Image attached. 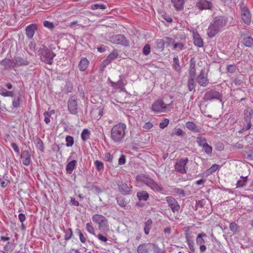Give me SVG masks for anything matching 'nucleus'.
Here are the masks:
<instances>
[{"label": "nucleus", "mask_w": 253, "mask_h": 253, "mask_svg": "<svg viewBox=\"0 0 253 253\" xmlns=\"http://www.w3.org/2000/svg\"><path fill=\"white\" fill-rule=\"evenodd\" d=\"M248 180V176H241V179L238 180L237 183L236 184V187H243L246 185L247 181Z\"/></svg>", "instance_id": "72a5a7b5"}, {"label": "nucleus", "mask_w": 253, "mask_h": 253, "mask_svg": "<svg viewBox=\"0 0 253 253\" xmlns=\"http://www.w3.org/2000/svg\"><path fill=\"white\" fill-rule=\"evenodd\" d=\"M0 64L4 68V69H12L15 67L13 59L10 60L5 58L0 61Z\"/></svg>", "instance_id": "a211bd4d"}, {"label": "nucleus", "mask_w": 253, "mask_h": 253, "mask_svg": "<svg viewBox=\"0 0 253 253\" xmlns=\"http://www.w3.org/2000/svg\"><path fill=\"white\" fill-rule=\"evenodd\" d=\"M22 163L25 166H29L31 163V154L27 150L23 151L20 155Z\"/></svg>", "instance_id": "dca6fc26"}, {"label": "nucleus", "mask_w": 253, "mask_h": 253, "mask_svg": "<svg viewBox=\"0 0 253 253\" xmlns=\"http://www.w3.org/2000/svg\"><path fill=\"white\" fill-rule=\"evenodd\" d=\"M137 180L143 183L148 186H149L150 183L153 179L147 175L144 174H140L137 176Z\"/></svg>", "instance_id": "412c9836"}, {"label": "nucleus", "mask_w": 253, "mask_h": 253, "mask_svg": "<svg viewBox=\"0 0 253 253\" xmlns=\"http://www.w3.org/2000/svg\"><path fill=\"white\" fill-rule=\"evenodd\" d=\"M76 231L79 234L80 241L83 243H85V242L86 241V238L81 231V230L80 229L78 228L76 229Z\"/></svg>", "instance_id": "603ef678"}, {"label": "nucleus", "mask_w": 253, "mask_h": 253, "mask_svg": "<svg viewBox=\"0 0 253 253\" xmlns=\"http://www.w3.org/2000/svg\"><path fill=\"white\" fill-rule=\"evenodd\" d=\"M196 80L199 84L202 86H206L209 83V80L207 77L205 76L204 70L201 71Z\"/></svg>", "instance_id": "2eb2a0df"}, {"label": "nucleus", "mask_w": 253, "mask_h": 253, "mask_svg": "<svg viewBox=\"0 0 253 253\" xmlns=\"http://www.w3.org/2000/svg\"><path fill=\"white\" fill-rule=\"evenodd\" d=\"M0 183L1 187L4 188L8 185L10 181L7 178H5L4 176H3L0 178Z\"/></svg>", "instance_id": "6e6d98bb"}, {"label": "nucleus", "mask_w": 253, "mask_h": 253, "mask_svg": "<svg viewBox=\"0 0 253 253\" xmlns=\"http://www.w3.org/2000/svg\"><path fill=\"white\" fill-rule=\"evenodd\" d=\"M188 161V158L177 159L174 165L175 170L181 174L186 173L188 169L186 165Z\"/></svg>", "instance_id": "423d86ee"}, {"label": "nucleus", "mask_w": 253, "mask_h": 253, "mask_svg": "<svg viewBox=\"0 0 253 253\" xmlns=\"http://www.w3.org/2000/svg\"><path fill=\"white\" fill-rule=\"evenodd\" d=\"M251 126H252V124H247V125L246 126H244L241 129H240L238 132L239 133H243L244 132L246 131V130H248L249 129H250L251 127Z\"/></svg>", "instance_id": "0e129e2a"}, {"label": "nucleus", "mask_w": 253, "mask_h": 253, "mask_svg": "<svg viewBox=\"0 0 253 253\" xmlns=\"http://www.w3.org/2000/svg\"><path fill=\"white\" fill-rule=\"evenodd\" d=\"M150 49L151 47L150 44H145L143 48V54L145 55H148L150 52Z\"/></svg>", "instance_id": "13d9d810"}, {"label": "nucleus", "mask_w": 253, "mask_h": 253, "mask_svg": "<svg viewBox=\"0 0 253 253\" xmlns=\"http://www.w3.org/2000/svg\"><path fill=\"white\" fill-rule=\"evenodd\" d=\"M119 191L123 195L131 194V189L132 186L128 185L126 182L123 181H118L117 183Z\"/></svg>", "instance_id": "f8f14e48"}, {"label": "nucleus", "mask_w": 253, "mask_h": 253, "mask_svg": "<svg viewBox=\"0 0 253 253\" xmlns=\"http://www.w3.org/2000/svg\"><path fill=\"white\" fill-rule=\"evenodd\" d=\"M15 247V244L13 243L8 242L4 247V250L5 252H12Z\"/></svg>", "instance_id": "c03bdc74"}, {"label": "nucleus", "mask_w": 253, "mask_h": 253, "mask_svg": "<svg viewBox=\"0 0 253 253\" xmlns=\"http://www.w3.org/2000/svg\"><path fill=\"white\" fill-rule=\"evenodd\" d=\"M207 237L206 234L204 232L198 234L196 238V244L199 246L204 245L206 243V241L204 238Z\"/></svg>", "instance_id": "7c9ffc66"}, {"label": "nucleus", "mask_w": 253, "mask_h": 253, "mask_svg": "<svg viewBox=\"0 0 253 253\" xmlns=\"http://www.w3.org/2000/svg\"><path fill=\"white\" fill-rule=\"evenodd\" d=\"M78 98L76 95L71 96L68 102V108L69 112L73 115L78 113V105L77 104Z\"/></svg>", "instance_id": "1a4fd4ad"}, {"label": "nucleus", "mask_w": 253, "mask_h": 253, "mask_svg": "<svg viewBox=\"0 0 253 253\" xmlns=\"http://www.w3.org/2000/svg\"><path fill=\"white\" fill-rule=\"evenodd\" d=\"M186 127L190 130H192L194 132H197L198 131L197 126L195 123L192 122H188L186 123L185 125Z\"/></svg>", "instance_id": "37998d69"}, {"label": "nucleus", "mask_w": 253, "mask_h": 253, "mask_svg": "<svg viewBox=\"0 0 253 253\" xmlns=\"http://www.w3.org/2000/svg\"><path fill=\"white\" fill-rule=\"evenodd\" d=\"M196 62L194 58H191L190 62L189 69V77H195L196 76Z\"/></svg>", "instance_id": "393cba45"}, {"label": "nucleus", "mask_w": 253, "mask_h": 253, "mask_svg": "<svg viewBox=\"0 0 253 253\" xmlns=\"http://www.w3.org/2000/svg\"><path fill=\"white\" fill-rule=\"evenodd\" d=\"M222 95L218 91L211 89L207 91L204 95L203 99L205 101H211L212 100H218L220 102L222 101Z\"/></svg>", "instance_id": "0eeeda50"}, {"label": "nucleus", "mask_w": 253, "mask_h": 253, "mask_svg": "<svg viewBox=\"0 0 253 253\" xmlns=\"http://www.w3.org/2000/svg\"><path fill=\"white\" fill-rule=\"evenodd\" d=\"M185 2V0H171V2L176 11L183 10Z\"/></svg>", "instance_id": "4be33fe9"}, {"label": "nucleus", "mask_w": 253, "mask_h": 253, "mask_svg": "<svg viewBox=\"0 0 253 253\" xmlns=\"http://www.w3.org/2000/svg\"><path fill=\"white\" fill-rule=\"evenodd\" d=\"M94 164L96 166V169L98 171H101L104 169V164L102 162L98 160H96L94 162Z\"/></svg>", "instance_id": "3c124183"}, {"label": "nucleus", "mask_w": 253, "mask_h": 253, "mask_svg": "<svg viewBox=\"0 0 253 253\" xmlns=\"http://www.w3.org/2000/svg\"><path fill=\"white\" fill-rule=\"evenodd\" d=\"M152 220L149 219L144 222V231L146 235H148L150 229H151Z\"/></svg>", "instance_id": "f704fd0d"}, {"label": "nucleus", "mask_w": 253, "mask_h": 253, "mask_svg": "<svg viewBox=\"0 0 253 253\" xmlns=\"http://www.w3.org/2000/svg\"><path fill=\"white\" fill-rule=\"evenodd\" d=\"M197 7L200 10L211 9L213 5L211 1L207 0H199L197 3Z\"/></svg>", "instance_id": "ddd939ff"}, {"label": "nucleus", "mask_w": 253, "mask_h": 253, "mask_svg": "<svg viewBox=\"0 0 253 253\" xmlns=\"http://www.w3.org/2000/svg\"><path fill=\"white\" fill-rule=\"evenodd\" d=\"M21 100V95L15 97L12 102V106L14 108H18L20 106V101Z\"/></svg>", "instance_id": "79ce46f5"}, {"label": "nucleus", "mask_w": 253, "mask_h": 253, "mask_svg": "<svg viewBox=\"0 0 253 253\" xmlns=\"http://www.w3.org/2000/svg\"><path fill=\"white\" fill-rule=\"evenodd\" d=\"M239 6L242 20L246 24L250 25L252 21V15L248 6L243 1Z\"/></svg>", "instance_id": "20e7f679"}, {"label": "nucleus", "mask_w": 253, "mask_h": 253, "mask_svg": "<svg viewBox=\"0 0 253 253\" xmlns=\"http://www.w3.org/2000/svg\"><path fill=\"white\" fill-rule=\"evenodd\" d=\"M228 21V17L225 15L215 17L210 23L208 27L207 31L208 37L210 38L214 37L227 25Z\"/></svg>", "instance_id": "f257e3e1"}, {"label": "nucleus", "mask_w": 253, "mask_h": 253, "mask_svg": "<svg viewBox=\"0 0 253 253\" xmlns=\"http://www.w3.org/2000/svg\"><path fill=\"white\" fill-rule=\"evenodd\" d=\"M126 126L124 123L115 125L111 130V138L115 142H121L126 135Z\"/></svg>", "instance_id": "f03ea898"}, {"label": "nucleus", "mask_w": 253, "mask_h": 253, "mask_svg": "<svg viewBox=\"0 0 253 253\" xmlns=\"http://www.w3.org/2000/svg\"><path fill=\"white\" fill-rule=\"evenodd\" d=\"M184 44L182 42H177L173 44V49L178 48L179 50H182L184 48Z\"/></svg>", "instance_id": "338daca9"}, {"label": "nucleus", "mask_w": 253, "mask_h": 253, "mask_svg": "<svg viewBox=\"0 0 253 253\" xmlns=\"http://www.w3.org/2000/svg\"><path fill=\"white\" fill-rule=\"evenodd\" d=\"M118 204L122 207H126L127 203L124 197L122 196L118 197L116 198Z\"/></svg>", "instance_id": "de8ad7c7"}, {"label": "nucleus", "mask_w": 253, "mask_h": 253, "mask_svg": "<svg viewBox=\"0 0 253 253\" xmlns=\"http://www.w3.org/2000/svg\"><path fill=\"white\" fill-rule=\"evenodd\" d=\"M90 131L86 128L84 129L81 133V138L83 141H86L89 137Z\"/></svg>", "instance_id": "58836bf2"}, {"label": "nucleus", "mask_w": 253, "mask_h": 253, "mask_svg": "<svg viewBox=\"0 0 253 253\" xmlns=\"http://www.w3.org/2000/svg\"><path fill=\"white\" fill-rule=\"evenodd\" d=\"M65 141L67 147H72L74 144V138L71 135H67L66 137Z\"/></svg>", "instance_id": "a18cd8bd"}, {"label": "nucleus", "mask_w": 253, "mask_h": 253, "mask_svg": "<svg viewBox=\"0 0 253 253\" xmlns=\"http://www.w3.org/2000/svg\"><path fill=\"white\" fill-rule=\"evenodd\" d=\"M13 61L15 67L25 66L28 64V62L25 58L20 56H15L13 58Z\"/></svg>", "instance_id": "f3484780"}, {"label": "nucleus", "mask_w": 253, "mask_h": 253, "mask_svg": "<svg viewBox=\"0 0 253 253\" xmlns=\"http://www.w3.org/2000/svg\"><path fill=\"white\" fill-rule=\"evenodd\" d=\"M168 105H169V104H167L164 103L163 100L159 99L153 103L152 106V110L157 113L165 112Z\"/></svg>", "instance_id": "6e6552de"}, {"label": "nucleus", "mask_w": 253, "mask_h": 253, "mask_svg": "<svg viewBox=\"0 0 253 253\" xmlns=\"http://www.w3.org/2000/svg\"><path fill=\"white\" fill-rule=\"evenodd\" d=\"M92 221L98 224L99 229L102 231H108L109 225L107 218L103 215L98 214H94L92 217Z\"/></svg>", "instance_id": "39448f33"}, {"label": "nucleus", "mask_w": 253, "mask_h": 253, "mask_svg": "<svg viewBox=\"0 0 253 253\" xmlns=\"http://www.w3.org/2000/svg\"><path fill=\"white\" fill-rule=\"evenodd\" d=\"M77 164V161L75 160L69 162L66 167V173L69 174H72L74 169L76 168Z\"/></svg>", "instance_id": "5701e85b"}, {"label": "nucleus", "mask_w": 253, "mask_h": 253, "mask_svg": "<svg viewBox=\"0 0 253 253\" xmlns=\"http://www.w3.org/2000/svg\"><path fill=\"white\" fill-rule=\"evenodd\" d=\"M173 192L175 193L177 195L181 196L184 197L186 196V193L185 191L182 188H174L173 189Z\"/></svg>", "instance_id": "8fccbe9b"}, {"label": "nucleus", "mask_w": 253, "mask_h": 253, "mask_svg": "<svg viewBox=\"0 0 253 253\" xmlns=\"http://www.w3.org/2000/svg\"><path fill=\"white\" fill-rule=\"evenodd\" d=\"M33 141L35 143L37 148L41 152H43L44 144L43 141L38 137L34 138Z\"/></svg>", "instance_id": "c85d7f7f"}, {"label": "nucleus", "mask_w": 253, "mask_h": 253, "mask_svg": "<svg viewBox=\"0 0 253 253\" xmlns=\"http://www.w3.org/2000/svg\"><path fill=\"white\" fill-rule=\"evenodd\" d=\"M166 200L169 207L173 213L178 212L180 209V206L176 200L172 196H167Z\"/></svg>", "instance_id": "9b49d317"}, {"label": "nucleus", "mask_w": 253, "mask_h": 253, "mask_svg": "<svg viewBox=\"0 0 253 253\" xmlns=\"http://www.w3.org/2000/svg\"><path fill=\"white\" fill-rule=\"evenodd\" d=\"M38 25L36 24H32L28 25L25 29L26 34L28 38H33L36 31L37 30Z\"/></svg>", "instance_id": "4468645a"}, {"label": "nucleus", "mask_w": 253, "mask_h": 253, "mask_svg": "<svg viewBox=\"0 0 253 253\" xmlns=\"http://www.w3.org/2000/svg\"><path fill=\"white\" fill-rule=\"evenodd\" d=\"M196 142L200 146L201 144L207 142V139L203 136H198L196 138Z\"/></svg>", "instance_id": "680f3d73"}, {"label": "nucleus", "mask_w": 253, "mask_h": 253, "mask_svg": "<svg viewBox=\"0 0 253 253\" xmlns=\"http://www.w3.org/2000/svg\"><path fill=\"white\" fill-rule=\"evenodd\" d=\"M227 70L228 72L234 73L237 70V68L235 65H229L227 66Z\"/></svg>", "instance_id": "052dcab7"}, {"label": "nucleus", "mask_w": 253, "mask_h": 253, "mask_svg": "<svg viewBox=\"0 0 253 253\" xmlns=\"http://www.w3.org/2000/svg\"><path fill=\"white\" fill-rule=\"evenodd\" d=\"M86 230L89 233L95 235L94 233V228L93 227L91 223H87L86 224Z\"/></svg>", "instance_id": "5fc2aeb1"}, {"label": "nucleus", "mask_w": 253, "mask_h": 253, "mask_svg": "<svg viewBox=\"0 0 253 253\" xmlns=\"http://www.w3.org/2000/svg\"><path fill=\"white\" fill-rule=\"evenodd\" d=\"M229 228L234 233H236L238 230V226L235 222H232L229 225Z\"/></svg>", "instance_id": "4d7b16f0"}, {"label": "nucleus", "mask_w": 253, "mask_h": 253, "mask_svg": "<svg viewBox=\"0 0 253 253\" xmlns=\"http://www.w3.org/2000/svg\"><path fill=\"white\" fill-rule=\"evenodd\" d=\"M172 67L176 72L178 73H180L181 67L180 65L178 57L177 56H174L173 59Z\"/></svg>", "instance_id": "c756f323"}, {"label": "nucleus", "mask_w": 253, "mask_h": 253, "mask_svg": "<svg viewBox=\"0 0 253 253\" xmlns=\"http://www.w3.org/2000/svg\"><path fill=\"white\" fill-rule=\"evenodd\" d=\"M153 190L157 192H162L164 188L162 186L159 185L156 182H155L154 180L151 182L149 186Z\"/></svg>", "instance_id": "2f4dec72"}, {"label": "nucleus", "mask_w": 253, "mask_h": 253, "mask_svg": "<svg viewBox=\"0 0 253 253\" xmlns=\"http://www.w3.org/2000/svg\"><path fill=\"white\" fill-rule=\"evenodd\" d=\"M253 115V110L251 108H248L244 110V120L247 124H252L251 120Z\"/></svg>", "instance_id": "6ab92c4d"}, {"label": "nucleus", "mask_w": 253, "mask_h": 253, "mask_svg": "<svg viewBox=\"0 0 253 253\" xmlns=\"http://www.w3.org/2000/svg\"><path fill=\"white\" fill-rule=\"evenodd\" d=\"M118 56V53L117 51H113L112 52L109 54L106 59H105L103 62L104 67H105L106 65L111 63L113 60L117 58Z\"/></svg>", "instance_id": "aec40b11"}, {"label": "nucleus", "mask_w": 253, "mask_h": 253, "mask_svg": "<svg viewBox=\"0 0 253 253\" xmlns=\"http://www.w3.org/2000/svg\"><path fill=\"white\" fill-rule=\"evenodd\" d=\"M43 24L44 26L50 29L54 28L53 24L46 20L43 22Z\"/></svg>", "instance_id": "774afa93"}, {"label": "nucleus", "mask_w": 253, "mask_h": 253, "mask_svg": "<svg viewBox=\"0 0 253 253\" xmlns=\"http://www.w3.org/2000/svg\"><path fill=\"white\" fill-rule=\"evenodd\" d=\"M185 237L189 250L192 252H194L195 251V249L194 245V242L191 239V237L188 235V234H186Z\"/></svg>", "instance_id": "c9c22d12"}, {"label": "nucleus", "mask_w": 253, "mask_h": 253, "mask_svg": "<svg viewBox=\"0 0 253 253\" xmlns=\"http://www.w3.org/2000/svg\"><path fill=\"white\" fill-rule=\"evenodd\" d=\"M195 77H189L188 80V87L189 91H192L195 88Z\"/></svg>", "instance_id": "4c0bfd02"}, {"label": "nucleus", "mask_w": 253, "mask_h": 253, "mask_svg": "<svg viewBox=\"0 0 253 253\" xmlns=\"http://www.w3.org/2000/svg\"><path fill=\"white\" fill-rule=\"evenodd\" d=\"M169 124V120L165 118L163 120L162 122L160 123V124L159 125V126L161 128L164 129L166 126H168Z\"/></svg>", "instance_id": "bf43d9fd"}, {"label": "nucleus", "mask_w": 253, "mask_h": 253, "mask_svg": "<svg viewBox=\"0 0 253 253\" xmlns=\"http://www.w3.org/2000/svg\"><path fill=\"white\" fill-rule=\"evenodd\" d=\"M52 150L53 151L55 152H58L60 153V154L61 155L62 152L61 151H60V147L59 145L56 144H54L52 146Z\"/></svg>", "instance_id": "e2e57ef3"}, {"label": "nucleus", "mask_w": 253, "mask_h": 253, "mask_svg": "<svg viewBox=\"0 0 253 253\" xmlns=\"http://www.w3.org/2000/svg\"><path fill=\"white\" fill-rule=\"evenodd\" d=\"M137 197L139 201H146L149 198V195L147 191L142 190L137 193Z\"/></svg>", "instance_id": "cd10ccee"}, {"label": "nucleus", "mask_w": 253, "mask_h": 253, "mask_svg": "<svg viewBox=\"0 0 253 253\" xmlns=\"http://www.w3.org/2000/svg\"><path fill=\"white\" fill-rule=\"evenodd\" d=\"M156 46L160 51H163L165 48V41L163 39H158L156 42Z\"/></svg>", "instance_id": "a19ab883"}, {"label": "nucleus", "mask_w": 253, "mask_h": 253, "mask_svg": "<svg viewBox=\"0 0 253 253\" xmlns=\"http://www.w3.org/2000/svg\"><path fill=\"white\" fill-rule=\"evenodd\" d=\"M89 61L86 58L81 59L79 64V69L81 71H84L87 68Z\"/></svg>", "instance_id": "a878e982"}, {"label": "nucleus", "mask_w": 253, "mask_h": 253, "mask_svg": "<svg viewBox=\"0 0 253 253\" xmlns=\"http://www.w3.org/2000/svg\"><path fill=\"white\" fill-rule=\"evenodd\" d=\"M185 133L181 129L179 128H175L171 132L170 136H174V135L183 136Z\"/></svg>", "instance_id": "e433bc0d"}, {"label": "nucleus", "mask_w": 253, "mask_h": 253, "mask_svg": "<svg viewBox=\"0 0 253 253\" xmlns=\"http://www.w3.org/2000/svg\"><path fill=\"white\" fill-rule=\"evenodd\" d=\"M193 40L194 43L196 46L199 47H202L203 46L204 42L203 39L201 38L200 36L198 33H194Z\"/></svg>", "instance_id": "b1692460"}, {"label": "nucleus", "mask_w": 253, "mask_h": 253, "mask_svg": "<svg viewBox=\"0 0 253 253\" xmlns=\"http://www.w3.org/2000/svg\"><path fill=\"white\" fill-rule=\"evenodd\" d=\"M40 58L42 62L46 64L52 65L53 62V58L56 54L46 46L43 45L39 50Z\"/></svg>", "instance_id": "7ed1b4c3"}, {"label": "nucleus", "mask_w": 253, "mask_h": 253, "mask_svg": "<svg viewBox=\"0 0 253 253\" xmlns=\"http://www.w3.org/2000/svg\"><path fill=\"white\" fill-rule=\"evenodd\" d=\"M64 232L65 233V240H70L73 236V233L72 230L71 228H69L67 229L64 230Z\"/></svg>", "instance_id": "49530a36"}, {"label": "nucleus", "mask_w": 253, "mask_h": 253, "mask_svg": "<svg viewBox=\"0 0 253 253\" xmlns=\"http://www.w3.org/2000/svg\"><path fill=\"white\" fill-rule=\"evenodd\" d=\"M116 84H117L116 87L119 88L122 90H125L124 86L126 85V83L124 82L122 75L120 76V80L117 82H116Z\"/></svg>", "instance_id": "ea45409f"}, {"label": "nucleus", "mask_w": 253, "mask_h": 253, "mask_svg": "<svg viewBox=\"0 0 253 253\" xmlns=\"http://www.w3.org/2000/svg\"><path fill=\"white\" fill-rule=\"evenodd\" d=\"M151 245L155 253H166L165 250L159 248L157 244L153 243Z\"/></svg>", "instance_id": "09e8293b"}, {"label": "nucleus", "mask_w": 253, "mask_h": 253, "mask_svg": "<svg viewBox=\"0 0 253 253\" xmlns=\"http://www.w3.org/2000/svg\"><path fill=\"white\" fill-rule=\"evenodd\" d=\"M113 157L110 153H106L104 155V160L109 162H112Z\"/></svg>", "instance_id": "69168bd1"}, {"label": "nucleus", "mask_w": 253, "mask_h": 253, "mask_svg": "<svg viewBox=\"0 0 253 253\" xmlns=\"http://www.w3.org/2000/svg\"><path fill=\"white\" fill-rule=\"evenodd\" d=\"M90 8L92 10H96L98 8L105 9V8H106V6L104 4L95 3L94 4H92L91 5Z\"/></svg>", "instance_id": "864d4df0"}, {"label": "nucleus", "mask_w": 253, "mask_h": 253, "mask_svg": "<svg viewBox=\"0 0 253 253\" xmlns=\"http://www.w3.org/2000/svg\"><path fill=\"white\" fill-rule=\"evenodd\" d=\"M150 243H144L139 245L137 247V253H148Z\"/></svg>", "instance_id": "bb28decb"}, {"label": "nucleus", "mask_w": 253, "mask_h": 253, "mask_svg": "<svg viewBox=\"0 0 253 253\" xmlns=\"http://www.w3.org/2000/svg\"><path fill=\"white\" fill-rule=\"evenodd\" d=\"M111 41L115 43L124 46H128L129 45V41L124 35L119 34L112 36Z\"/></svg>", "instance_id": "9d476101"}, {"label": "nucleus", "mask_w": 253, "mask_h": 253, "mask_svg": "<svg viewBox=\"0 0 253 253\" xmlns=\"http://www.w3.org/2000/svg\"><path fill=\"white\" fill-rule=\"evenodd\" d=\"M242 42L245 46L251 47L253 45V39L251 37L244 36Z\"/></svg>", "instance_id": "473e14b6"}]
</instances>
